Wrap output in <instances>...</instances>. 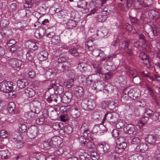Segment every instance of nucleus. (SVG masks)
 <instances>
[{
	"label": "nucleus",
	"instance_id": "obj_55",
	"mask_svg": "<svg viewBox=\"0 0 160 160\" xmlns=\"http://www.w3.org/2000/svg\"><path fill=\"white\" fill-rule=\"evenodd\" d=\"M69 52L72 55L75 56H77L79 55L77 49L76 48H72L69 50Z\"/></svg>",
	"mask_w": 160,
	"mask_h": 160
},
{
	"label": "nucleus",
	"instance_id": "obj_31",
	"mask_svg": "<svg viewBox=\"0 0 160 160\" xmlns=\"http://www.w3.org/2000/svg\"><path fill=\"white\" fill-rule=\"evenodd\" d=\"M158 13L157 11L152 10L148 13V15L149 17L152 19L157 20V18L158 17Z\"/></svg>",
	"mask_w": 160,
	"mask_h": 160
},
{
	"label": "nucleus",
	"instance_id": "obj_17",
	"mask_svg": "<svg viewBox=\"0 0 160 160\" xmlns=\"http://www.w3.org/2000/svg\"><path fill=\"white\" fill-rule=\"evenodd\" d=\"M29 81L26 79H21L18 80L17 85L18 87L20 88H22L27 86Z\"/></svg>",
	"mask_w": 160,
	"mask_h": 160
},
{
	"label": "nucleus",
	"instance_id": "obj_3",
	"mask_svg": "<svg viewBox=\"0 0 160 160\" xmlns=\"http://www.w3.org/2000/svg\"><path fill=\"white\" fill-rule=\"evenodd\" d=\"M12 82L10 81H3L0 83V90L4 92H9L13 88Z\"/></svg>",
	"mask_w": 160,
	"mask_h": 160
},
{
	"label": "nucleus",
	"instance_id": "obj_28",
	"mask_svg": "<svg viewBox=\"0 0 160 160\" xmlns=\"http://www.w3.org/2000/svg\"><path fill=\"white\" fill-rule=\"evenodd\" d=\"M26 47L29 49L35 50L38 49V46L36 44L30 41L26 42L25 44Z\"/></svg>",
	"mask_w": 160,
	"mask_h": 160
},
{
	"label": "nucleus",
	"instance_id": "obj_18",
	"mask_svg": "<svg viewBox=\"0 0 160 160\" xmlns=\"http://www.w3.org/2000/svg\"><path fill=\"white\" fill-rule=\"evenodd\" d=\"M133 2L136 9L139 10L144 6L143 0H133Z\"/></svg>",
	"mask_w": 160,
	"mask_h": 160
},
{
	"label": "nucleus",
	"instance_id": "obj_10",
	"mask_svg": "<svg viewBox=\"0 0 160 160\" xmlns=\"http://www.w3.org/2000/svg\"><path fill=\"white\" fill-rule=\"evenodd\" d=\"M9 64L14 68H18L22 64V61L19 59L15 58H11L9 60Z\"/></svg>",
	"mask_w": 160,
	"mask_h": 160
},
{
	"label": "nucleus",
	"instance_id": "obj_41",
	"mask_svg": "<svg viewBox=\"0 0 160 160\" xmlns=\"http://www.w3.org/2000/svg\"><path fill=\"white\" fill-rule=\"evenodd\" d=\"M137 36L139 38V39L143 41V43L142 45V48H145L146 46V44L147 42V40L145 39L144 35L142 33H141L140 34H138Z\"/></svg>",
	"mask_w": 160,
	"mask_h": 160
},
{
	"label": "nucleus",
	"instance_id": "obj_13",
	"mask_svg": "<svg viewBox=\"0 0 160 160\" xmlns=\"http://www.w3.org/2000/svg\"><path fill=\"white\" fill-rule=\"evenodd\" d=\"M104 86V83L103 81H98L94 83L92 87L96 90L100 91L103 89Z\"/></svg>",
	"mask_w": 160,
	"mask_h": 160
},
{
	"label": "nucleus",
	"instance_id": "obj_63",
	"mask_svg": "<svg viewBox=\"0 0 160 160\" xmlns=\"http://www.w3.org/2000/svg\"><path fill=\"white\" fill-rule=\"evenodd\" d=\"M0 136L2 138H5L8 136V134L6 131L2 130L0 131Z\"/></svg>",
	"mask_w": 160,
	"mask_h": 160
},
{
	"label": "nucleus",
	"instance_id": "obj_48",
	"mask_svg": "<svg viewBox=\"0 0 160 160\" xmlns=\"http://www.w3.org/2000/svg\"><path fill=\"white\" fill-rule=\"evenodd\" d=\"M74 83V79H71L65 81L64 83V85L68 88H70Z\"/></svg>",
	"mask_w": 160,
	"mask_h": 160
},
{
	"label": "nucleus",
	"instance_id": "obj_49",
	"mask_svg": "<svg viewBox=\"0 0 160 160\" xmlns=\"http://www.w3.org/2000/svg\"><path fill=\"white\" fill-rule=\"evenodd\" d=\"M160 115L159 112H154L152 114V115L151 116L150 118L154 121H156L158 120L159 119V117Z\"/></svg>",
	"mask_w": 160,
	"mask_h": 160
},
{
	"label": "nucleus",
	"instance_id": "obj_35",
	"mask_svg": "<svg viewBox=\"0 0 160 160\" xmlns=\"http://www.w3.org/2000/svg\"><path fill=\"white\" fill-rule=\"evenodd\" d=\"M91 51L92 55L95 57L100 56V54L102 55V54L104 53V52L103 51H101L100 49H97V48Z\"/></svg>",
	"mask_w": 160,
	"mask_h": 160
},
{
	"label": "nucleus",
	"instance_id": "obj_22",
	"mask_svg": "<svg viewBox=\"0 0 160 160\" xmlns=\"http://www.w3.org/2000/svg\"><path fill=\"white\" fill-rule=\"evenodd\" d=\"M24 116L25 118L28 120L33 119H35L37 117V113L31 111L25 113Z\"/></svg>",
	"mask_w": 160,
	"mask_h": 160
},
{
	"label": "nucleus",
	"instance_id": "obj_20",
	"mask_svg": "<svg viewBox=\"0 0 160 160\" xmlns=\"http://www.w3.org/2000/svg\"><path fill=\"white\" fill-rule=\"evenodd\" d=\"M51 140L52 144V147H53L55 148H57L59 147L61 144V140L59 137H54L51 139Z\"/></svg>",
	"mask_w": 160,
	"mask_h": 160
},
{
	"label": "nucleus",
	"instance_id": "obj_38",
	"mask_svg": "<svg viewBox=\"0 0 160 160\" xmlns=\"http://www.w3.org/2000/svg\"><path fill=\"white\" fill-rule=\"evenodd\" d=\"M88 99L86 98L83 100L81 102V106L85 110L88 111Z\"/></svg>",
	"mask_w": 160,
	"mask_h": 160
},
{
	"label": "nucleus",
	"instance_id": "obj_53",
	"mask_svg": "<svg viewBox=\"0 0 160 160\" xmlns=\"http://www.w3.org/2000/svg\"><path fill=\"white\" fill-rule=\"evenodd\" d=\"M64 132L67 134L71 133L72 130V128L69 126H66L63 128V130Z\"/></svg>",
	"mask_w": 160,
	"mask_h": 160
},
{
	"label": "nucleus",
	"instance_id": "obj_19",
	"mask_svg": "<svg viewBox=\"0 0 160 160\" xmlns=\"http://www.w3.org/2000/svg\"><path fill=\"white\" fill-rule=\"evenodd\" d=\"M135 130V127L132 124H129L125 126L124 130L125 132L129 134H131L133 133Z\"/></svg>",
	"mask_w": 160,
	"mask_h": 160
},
{
	"label": "nucleus",
	"instance_id": "obj_30",
	"mask_svg": "<svg viewBox=\"0 0 160 160\" xmlns=\"http://www.w3.org/2000/svg\"><path fill=\"white\" fill-rule=\"evenodd\" d=\"M82 133V136L86 138L89 141H92L93 139V137L91 136L90 131L81 132Z\"/></svg>",
	"mask_w": 160,
	"mask_h": 160
},
{
	"label": "nucleus",
	"instance_id": "obj_57",
	"mask_svg": "<svg viewBox=\"0 0 160 160\" xmlns=\"http://www.w3.org/2000/svg\"><path fill=\"white\" fill-rule=\"evenodd\" d=\"M129 74L133 78H135L138 76V73L136 70L135 69L130 70L129 72Z\"/></svg>",
	"mask_w": 160,
	"mask_h": 160
},
{
	"label": "nucleus",
	"instance_id": "obj_60",
	"mask_svg": "<svg viewBox=\"0 0 160 160\" xmlns=\"http://www.w3.org/2000/svg\"><path fill=\"white\" fill-rule=\"evenodd\" d=\"M86 146L88 148L93 149L95 148L94 143L92 141H89L86 142Z\"/></svg>",
	"mask_w": 160,
	"mask_h": 160
},
{
	"label": "nucleus",
	"instance_id": "obj_50",
	"mask_svg": "<svg viewBox=\"0 0 160 160\" xmlns=\"http://www.w3.org/2000/svg\"><path fill=\"white\" fill-rule=\"evenodd\" d=\"M35 53L32 52H28L26 54L27 59L29 61H32L33 59Z\"/></svg>",
	"mask_w": 160,
	"mask_h": 160
},
{
	"label": "nucleus",
	"instance_id": "obj_33",
	"mask_svg": "<svg viewBox=\"0 0 160 160\" xmlns=\"http://www.w3.org/2000/svg\"><path fill=\"white\" fill-rule=\"evenodd\" d=\"M136 89V88L132 89L128 91V96L130 98H136L138 97Z\"/></svg>",
	"mask_w": 160,
	"mask_h": 160
},
{
	"label": "nucleus",
	"instance_id": "obj_11",
	"mask_svg": "<svg viewBox=\"0 0 160 160\" xmlns=\"http://www.w3.org/2000/svg\"><path fill=\"white\" fill-rule=\"evenodd\" d=\"M139 56L140 58L143 61V63L146 65L147 67L149 68L151 67V62L145 52H141Z\"/></svg>",
	"mask_w": 160,
	"mask_h": 160
},
{
	"label": "nucleus",
	"instance_id": "obj_42",
	"mask_svg": "<svg viewBox=\"0 0 160 160\" xmlns=\"http://www.w3.org/2000/svg\"><path fill=\"white\" fill-rule=\"evenodd\" d=\"M108 16H107L106 15H99L97 16V21L99 22H102L105 21L107 18Z\"/></svg>",
	"mask_w": 160,
	"mask_h": 160
},
{
	"label": "nucleus",
	"instance_id": "obj_23",
	"mask_svg": "<svg viewBox=\"0 0 160 160\" xmlns=\"http://www.w3.org/2000/svg\"><path fill=\"white\" fill-rule=\"evenodd\" d=\"M48 53L45 51L40 52L38 54V57L40 61H42L46 60L48 58Z\"/></svg>",
	"mask_w": 160,
	"mask_h": 160
},
{
	"label": "nucleus",
	"instance_id": "obj_40",
	"mask_svg": "<svg viewBox=\"0 0 160 160\" xmlns=\"http://www.w3.org/2000/svg\"><path fill=\"white\" fill-rule=\"evenodd\" d=\"M87 66V64L84 62H80L78 64V69L80 71L82 72H85V68Z\"/></svg>",
	"mask_w": 160,
	"mask_h": 160
},
{
	"label": "nucleus",
	"instance_id": "obj_7",
	"mask_svg": "<svg viewBox=\"0 0 160 160\" xmlns=\"http://www.w3.org/2000/svg\"><path fill=\"white\" fill-rule=\"evenodd\" d=\"M119 141V140H117V146L115 150L118 153H121L126 148L127 144L125 142H122L121 143H118Z\"/></svg>",
	"mask_w": 160,
	"mask_h": 160
},
{
	"label": "nucleus",
	"instance_id": "obj_29",
	"mask_svg": "<svg viewBox=\"0 0 160 160\" xmlns=\"http://www.w3.org/2000/svg\"><path fill=\"white\" fill-rule=\"evenodd\" d=\"M79 157L81 160H90V155L85 152H80Z\"/></svg>",
	"mask_w": 160,
	"mask_h": 160
},
{
	"label": "nucleus",
	"instance_id": "obj_54",
	"mask_svg": "<svg viewBox=\"0 0 160 160\" xmlns=\"http://www.w3.org/2000/svg\"><path fill=\"white\" fill-rule=\"evenodd\" d=\"M88 131H90L89 125L87 123H83L81 128V132Z\"/></svg>",
	"mask_w": 160,
	"mask_h": 160
},
{
	"label": "nucleus",
	"instance_id": "obj_64",
	"mask_svg": "<svg viewBox=\"0 0 160 160\" xmlns=\"http://www.w3.org/2000/svg\"><path fill=\"white\" fill-rule=\"evenodd\" d=\"M17 5L15 3L11 4L9 7V10L11 12H13L16 10L17 8Z\"/></svg>",
	"mask_w": 160,
	"mask_h": 160
},
{
	"label": "nucleus",
	"instance_id": "obj_16",
	"mask_svg": "<svg viewBox=\"0 0 160 160\" xmlns=\"http://www.w3.org/2000/svg\"><path fill=\"white\" fill-rule=\"evenodd\" d=\"M86 48L89 50L90 51H92L93 49L97 48V46L92 40L88 41L85 43Z\"/></svg>",
	"mask_w": 160,
	"mask_h": 160
},
{
	"label": "nucleus",
	"instance_id": "obj_56",
	"mask_svg": "<svg viewBox=\"0 0 160 160\" xmlns=\"http://www.w3.org/2000/svg\"><path fill=\"white\" fill-rule=\"evenodd\" d=\"M19 130L21 132H24L26 130L27 127L24 124H20L19 125Z\"/></svg>",
	"mask_w": 160,
	"mask_h": 160
},
{
	"label": "nucleus",
	"instance_id": "obj_47",
	"mask_svg": "<svg viewBox=\"0 0 160 160\" xmlns=\"http://www.w3.org/2000/svg\"><path fill=\"white\" fill-rule=\"evenodd\" d=\"M71 67V65L70 62H67L64 63L62 66V68H63L62 71L64 72L68 71L70 68Z\"/></svg>",
	"mask_w": 160,
	"mask_h": 160
},
{
	"label": "nucleus",
	"instance_id": "obj_61",
	"mask_svg": "<svg viewBox=\"0 0 160 160\" xmlns=\"http://www.w3.org/2000/svg\"><path fill=\"white\" fill-rule=\"evenodd\" d=\"M109 101H104L101 103V106L103 108L106 109L109 107Z\"/></svg>",
	"mask_w": 160,
	"mask_h": 160
},
{
	"label": "nucleus",
	"instance_id": "obj_8",
	"mask_svg": "<svg viewBox=\"0 0 160 160\" xmlns=\"http://www.w3.org/2000/svg\"><path fill=\"white\" fill-rule=\"evenodd\" d=\"M150 28L148 34L152 36H155L160 31V23L155 25L153 24L151 26Z\"/></svg>",
	"mask_w": 160,
	"mask_h": 160
},
{
	"label": "nucleus",
	"instance_id": "obj_9",
	"mask_svg": "<svg viewBox=\"0 0 160 160\" xmlns=\"http://www.w3.org/2000/svg\"><path fill=\"white\" fill-rule=\"evenodd\" d=\"M60 95H57L55 93V94H51L50 96L48 97L47 98V101L50 103L52 101H54L56 103H57L58 106H60Z\"/></svg>",
	"mask_w": 160,
	"mask_h": 160
},
{
	"label": "nucleus",
	"instance_id": "obj_37",
	"mask_svg": "<svg viewBox=\"0 0 160 160\" xmlns=\"http://www.w3.org/2000/svg\"><path fill=\"white\" fill-rule=\"evenodd\" d=\"M96 107L95 102L92 99H89L88 101V110H93Z\"/></svg>",
	"mask_w": 160,
	"mask_h": 160
},
{
	"label": "nucleus",
	"instance_id": "obj_5",
	"mask_svg": "<svg viewBox=\"0 0 160 160\" xmlns=\"http://www.w3.org/2000/svg\"><path fill=\"white\" fill-rule=\"evenodd\" d=\"M60 103L62 102L65 103H68L70 102L72 98V93L70 92H66L63 95H60Z\"/></svg>",
	"mask_w": 160,
	"mask_h": 160
},
{
	"label": "nucleus",
	"instance_id": "obj_15",
	"mask_svg": "<svg viewBox=\"0 0 160 160\" xmlns=\"http://www.w3.org/2000/svg\"><path fill=\"white\" fill-rule=\"evenodd\" d=\"M157 138L155 135L149 134L145 138V140L148 143L154 145L156 142Z\"/></svg>",
	"mask_w": 160,
	"mask_h": 160
},
{
	"label": "nucleus",
	"instance_id": "obj_45",
	"mask_svg": "<svg viewBox=\"0 0 160 160\" xmlns=\"http://www.w3.org/2000/svg\"><path fill=\"white\" fill-rule=\"evenodd\" d=\"M55 148L54 152V154L55 155L59 156L63 153L64 151L63 148L59 147Z\"/></svg>",
	"mask_w": 160,
	"mask_h": 160
},
{
	"label": "nucleus",
	"instance_id": "obj_46",
	"mask_svg": "<svg viewBox=\"0 0 160 160\" xmlns=\"http://www.w3.org/2000/svg\"><path fill=\"white\" fill-rule=\"evenodd\" d=\"M69 58L67 56L64 55L58 58L57 60V62L58 63H65L67 62Z\"/></svg>",
	"mask_w": 160,
	"mask_h": 160
},
{
	"label": "nucleus",
	"instance_id": "obj_44",
	"mask_svg": "<svg viewBox=\"0 0 160 160\" xmlns=\"http://www.w3.org/2000/svg\"><path fill=\"white\" fill-rule=\"evenodd\" d=\"M4 38H7L10 37L12 34V31L10 29H6L2 32Z\"/></svg>",
	"mask_w": 160,
	"mask_h": 160
},
{
	"label": "nucleus",
	"instance_id": "obj_26",
	"mask_svg": "<svg viewBox=\"0 0 160 160\" xmlns=\"http://www.w3.org/2000/svg\"><path fill=\"white\" fill-rule=\"evenodd\" d=\"M10 155V153L7 150H0V158L2 159H7Z\"/></svg>",
	"mask_w": 160,
	"mask_h": 160
},
{
	"label": "nucleus",
	"instance_id": "obj_14",
	"mask_svg": "<svg viewBox=\"0 0 160 160\" xmlns=\"http://www.w3.org/2000/svg\"><path fill=\"white\" fill-rule=\"evenodd\" d=\"M148 147L146 143H141L138 145L135 149L137 152H143L148 150Z\"/></svg>",
	"mask_w": 160,
	"mask_h": 160
},
{
	"label": "nucleus",
	"instance_id": "obj_25",
	"mask_svg": "<svg viewBox=\"0 0 160 160\" xmlns=\"http://www.w3.org/2000/svg\"><path fill=\"white\" fill-rule=\"evenodd\" d=\"M23 92L25 95L29 97H32L35 95V91L30 88H27L24 90Z\"/></svg>",
	"mask_w": 160,
	"mask_h": 160
},
{
	"label": "nucleus",
	"instance_id": "obj_27",
	"mask_svg": "<svg viewBox=\"0 0 160 160\" xmlns=\"http://www.w3.org/2000/svg\"><path fill=\"white\" fill-rule=\"evenodd\" d=\"M75 94L76 97L79 98L83 96L84 94L83 88L80 87H78L75 88Z\"/></svg>",
	"mask_w": 160,
	"mask_h": 160
},
{
	"label": "nucleus",
	"instance_id": "obj_6",
	"mask_svg": "<svg viewBox=\"0 0 160 160\" xmlns=\"http://www.w3.org/2000/svg\"><path fill=\"white\" fill-rule=\"evenodd\" d=\"M38 132V129L36 126H31L28 130L27 135L29 138H33L37 135Z\"/></svg>",
	"mask_w": 160,
	"mask_h": 160
},
{
	"label": "nucleus",
	"instance_id": "obj_43",
	"mask_svg": "<svg viewBox=\"0 0 160 160\" xmlns=\"http://www.w3.org/2000/svg\"><path fill=\"white\" fill-rule=\"evenodd\" d=\"M90 159L92 160H97L99 158V156L97 152L94 151H91L90 152Z\"/></svg>",
	"mask_w": 160,
	"mask_h": 160
},
{
	"label": "nucleus",
	"instance_id": "obj_1",
	"mask_svg": "<svg viewBox=\"0 0 160 160\" xmlns=\"http://www.w3.org/2000/svg\"><path fill=\"white\" fill-rule=\"evenodd\" d=\"M92 65L93 67L94 68L95 72L96 74H92L86 78V83L88 85L91 84L93 81L92 79V76L95 77L98 76L97 73L101 75L103 74V68L100 62L94 61L93 62Z\"/></svg>",
	"mask_w": 160,
	"mask_h": 160
},
{
	"label": "nucleus",
	"instance_id": "obj_12",
	"mask_svg": "<svg viewBox=\"0 0 160 160\" xmlns=\"http://www.w3.org/2000/svg\"><path fill=\"white\" fill-rule=\"evenodd\" d=\"M97 148L99 151L103 154L108 152L109 149V146L108 144H99L98 145Z\"/></svg>",
	"mask_w": 160,
	"mask_h": 160
},
{
	"label": "nucleus",
	"instance_id": "obj_34",
	"mask_svg": "<svg viewBox=\"0 0 160 160\" xmlns=\"http://www.w3.org/2000/svg\"><path fill=\"white\" fill-rule=\"evenodd\" d=\"M64 125L62 123H59L58 122L53 123L52 125V128L55 130L59 129L63 130Z\"/></svg>",
	"mask_w": 160,
	"mask_h": 160
},
{
	"label": "nucleus",
	"instance_id": "obj_2",
	"mask_svg": "<svg viewBox=\"0 0 160 160\" xmlns=\"http://www.w3.org/2000/svg\"><path fill=\"white\" fill-rule=\"evenodd\" d=\"M53 88L55 91V93L56 94H58L59 95H61V94L64 92V88L63 87L59 84L56 82L54 80H52L50 84V88L48 90Z\"/></svg>",
	"mask_w": 160,
	"mask_h": 160
},
{
	"label": "nucleus",
	"instance_id": "obj_58",
	"mask_svg": "<svg viewBox=\"0 0 160 160\" xmlns=\"http://www.w3.org/2000/svg\"><path fill=\"white\" fill-rule=\"evenodd\" d=\"M9 21L8 19H2L1 20L0 25L2 27H6L8 26Z\"/></svg>",
	"mask_w": 160,
	"mask_h": 160
},
{
	"label": "nucleus",
	"instance_id": "obj_51",
	"mask_svg": "<svg viewBox=\"0 0 160 160\" xmlns=\"http://www.w3.org/2000/svg\"><path fill=\"white\" fill-rule=\"evenodd\" d=\"M60 41V38L57 35H55L51 39L52 43L53 44H57L59 43Z\"/></svg>",
	"mask_w": 160,
	"mask_h": 160
},
{
	"label": "nucleus",
	"instance_id": "obj_21",
	"mask_svg": "<svg viewBox=\"0 0 160 160\" xmlns=\"http://www.w3.org/2000/svg\"><path fill=\"white\" fill-rule=\"evenodd\" d=\"M141 74L142 77L148 78L152 81L156 80L158 82L160 81V76L158 75H154V77H152L148 75L147 74L143 72H141Z\"/></svg>",
	"mask_w": 160,
	"mask_h": 160
},
{
	"label": "nucleus",
	"instance_id": "obj_39",
	"mask_svg": "<svg viewBox=\"0 0 160 160\" xmlns=\"http://www.w3.org/2000/svg\"><path fill=\"white\" fill-rule=\"evenodd\" d=\"M77 22L74 21L70 20L67 23V27L68 29H72L76 27Z\"/></svg>",
	"mask_w": 160,
	"mask_h": 160
},
{
	"label": "nucleus",
	"instance_id": "obj_52",
	"mask_svg": "<svg viewBox=\"0 0 160 160\" xmlns=\"http://www.w3.org/2000/svg\"><path fill=\"white\" fill-rule=\"evenodd\" d=\"M148 120V118L147 117H144L141 118L138 122V125L140 126H142V125H144Z\"/></svg>",
	"mask_w": 160,
	"mask_h": 160
},
{
	"label": "nucleus",
	"instance_id": "obj_24",
	"mask_svg": "<svg viewBox=\"0 0 160 160\" xmlns=\"http://www.w3.org/2000/svg\"><path fill=\"white\" fill-rule=\"evenodd\" d=\"M81 114L80 110L77 108L72 109L70 112L71 116L74 118L79 117Z\"/></svg>",
	"mask_w": 160,
	"mask_h": 160
},
{
	"label": "nucleus",
	"instance_id": "obj_59",
	"mask_svg": "<svg viewBox=\"0 0 160 160\" xmlns=\"http://www.w3.org/2000/svg\"><path fill=\"white\" fill-rule=\"evenodd\" d=\"M54 72L52 70L49 69L46 72L45 75L48 78H51L52 76L54 75Z\"/></svg>",
	"mask_w": 160,
	"mask_h": 160
},
{
	"label": "nucleus",
	"instance_id": "obj_62",
	"mask_svg": "<svg viewBox=\"0 0 160 160\" xmlns=\"http://www.w3.org/2000/svg\"><path fill=\"white\" fill-rule=\"evenodd\" d=\"M140 142V140L138 138L135 137L132 139L131 143L132 144L137 145L139 144Z\"/></svg>",
	"mask_w": 160,
	"mask_h": 160
},
{
	"label": "nucleus",
	"instance_id": "obj_4",
	"mask_svg": "<svg viewBox=\"0 0 160 160\" xmlns=\"http://www.w3.org/2000/svg\"><path fill=\"white\" fill-rule=\"evenodd\" d=\"M119 118V115L117 113L108 112L105 114L104 119L109 122L114 123L118 121Z\"/></svg>",
	"mask_w": 160,
	"mask_h": 160
},
{
	"label": "nucleus",
	"instance_id": "obj_32",
	"mask_svg": "<svg viewBox=\"0 0 160 160\" xmlns=\"http://www.w3.org/2000/svg\"><path fill=\"white\" fill-rule=\"evenodd\" d=\"M43 145L45 149H48L52 147V144L51 139L45 141L43 143Z\"/></svg>",
	"mask_w": 160,
	"mask_h": 160
},
{
	"label": "nucleus",
	"instance_id": "obj_36",
	"mask_svg": "<svg viewBox=\"0 0 160 160\" xmlns=\"http://www.w3.org/2000/svg\"><path fill=\"white\" fill-rule=\"evenodd\" d=\"M16 108V105L14 103L12 102H10L8 106V110L10 113H12L14 112Z\"/></svg>",
	"mask_w": 160,
	"mask_h": 160
}]
</instances>
